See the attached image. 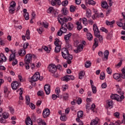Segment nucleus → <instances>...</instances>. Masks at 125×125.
I'll return each mask as SVG.
<instances>
[{
	"label": "nucleus",
	"instance_id": "57",
	"mask_svg": "<svg viewBox=\"0 0 125 125\" xmlns=\"http://www.w3.org/2000/svg\"><path fill=\"white\" fill-rule=\"evenodd\" d=\"M9 110L11 114H14L15 111H14V108H13V107H12L11 106H9Z\"/></svg>",
	"mask_w": 125,
	"mask_h": 125
},
{
	"label": "nucleus",
	"instance_id": "5",
	"mask_svg": "<svg viewBox=\"0 0 125 125\" xmlns=\"http://www.w3.org/2000/svg\"><path fill=\"white\" fill-rule=\"evenodd\" d=\"M48 70L52 74H54L57 71V67L54 64H51L48 66Z\"/></svg>",
	"mask_w": 125,
	"mask_h": 125
},
{
	"label": "nucleus",
	"instance_id": "64",
	"mask_svg": "<svg viewBox=\"0 0 125 125\" xmlns=\"http://www.w3.org/2000/svg\"><path fill=\"white\" fill-rule=\"evenodd\" d=\"M55 92L57 94H59L60 93V88L57 87L55 89Z\"/></svg>",
	"mask_w": 125,
	"mask_h": 125
},
{
	"label": "nucleus",
	"instance_id": "36",
	"mask_svg": "<svg viewBox=\"0 0 125 125\" xmlns=\"http://www.w3.org/2000/svg\"><path fill=\"white\" fill-rule=\"evenodd\" d=\"M113 77L115 80H119L121 78V74L119 73H115L113 74Z\"/></svg>",
	"mask_w": 125,
	"mask_h": 125
},
{
	"label": "nucleus",
	"instance_id": "32",
	"mask_svg": "<svg viewBox=\"0 0 125 125\" xmlns=\"http://www.w3.org/2000/svg\"><path fill=\"white\" fill-rule=\"evenodd\" d=\"M55 9H54V8H53V7H50L47 10L48 13H50L51 14H52V13L55 12Z\"/></svg>",
	"mask_w": 125,
	"mask_h": 125
},
{
	"label": "nucleus",
	"instance_id": "6",
	"mask_svg": "<svg viewBox=\"0 0 125 125\" xmlns=\"http://www.w3.org/2000/svg\"><path fill=\"white\" fill-rule=\"evenodd\" d=\"M32 56L33 55L31 54H27L24 58L25 64H29L32 62Z\"/></svg>",
	"mask_w": 125,
	"mask_h": 125
},
{
	"label": "nucleus",
	"instance_id": "61",
	"mask_svg": "<svg viewBox=\"0 0 125 125\" xmlns=\"http://www.w3.org/2000/svg\"><path fill=\"white\" fill-rule=\"evenodd\" d=\"M106 72L107 74H109V75H111V74H112V70H111V68H110V67H108L106 69Z\"/></svg>",
	"mask_w": 125,
	"mask_h": 125
},
{
	"label": "nucleus",
	"instance_id": "41",
	"mask_svg": "<svg viewBox=\"0 0 125 125\" xmlns=\"http://www.w3.org/2000/svg\"><path fill=\"white\" fill-rule=\"evenodd\" d=\"M84 76V72L83 71H80L79 74V78L80 80H82Z\"/></svg>",
	"mask_w": 125,
	"mask_h": 125
},
{
	"label": "nucleus",
	"instance_id": "49",
	"mask_svg": "<svg viewBox=\"0 0 125 125\" xmlns=\"http://www.w3.org/2000/svg\"><path fill=\"white\" fill-rule=\"evenodd\" d=\"M78 118H82L83 116V111H80L77 114Z\"/></svg>",
	"mask_w": 125,
	"mask_h": 125
},
{
	"label": "nucleus",
	"instance_id": "22",
	"mask_svg": "<svg viewBox=\"0 0 125 125\" xmlns=\"http://www.w3.org/2000/svg\"><path fill=\"white\" fill-rule=\"evenodd\" d=\"M107 108H113V105H114V102L112 100H108L107 102Z\"/></svg>",
	"mask_w": 125,
	"mask_h": 125
},
{
	"label": "nucleus",
	"instance_id": "2",
	"mask_svg": "<svg viewBox=\"0 0 125 125\" xmlns=\"http://www.w3.org/2000/svg\"><path fill=\"white\" fill-rule=\"evenodd\" d=\"M58 20L60 24H64V23H67L68 21H72V18L71 17H68L67 18H62V17H58Z\"/></svg>",
	"mask_w": 125,
	"mask_h": 125
},
{
	"label": "nucleus",
	"instance_id": "43",
	"mask_svg": "<svg viewBox=\"0 0 125 125\" xmlns=\"http://www.w3.org/2000/svg\"><path fill=\"white\" fill-rule=\"evenodd\" d=\"M61 50V46H56L55 49V52L56 53H59Z\"/></svg>",
	"mask_w": 125,
	"mask_h": 125
},
{
	"label": "nucleus",
	"instance_id": "19",
	"mask_svg": "<svg viewBox=\"0 0 125 125\" xmlns=\"http://www.w3.org/2000/svg\"><path fill=\"white\" fill-rule=\"evenodd\" d=\"M124 19H120L119 21H117V24L118 25V26H119V27H123V26H124Z\"/></svg>",
	"mask_w": 125,
	"mask_h": 125
},
{
	"label": "nucleus",
	"instance_id": "51",
	"mask_svg": "<svg viewBox=\"0 0 125 125\" xmlns=\"http://www.w3.org/2000/svg\"><path fill=\"white\" fill-rule=\"evenodd\" d=\"M75 10H76V7L74 5H71L70 7V11H71V12H74Z\"/></svg>",
	"mask_w": 125,
	"mask_h": 125
},
{
	"label": "nucleus",
	"instance_id": "8",
	"mask_svg": "<svg viewBox=\"0 0 125 125\" xmlns=\"http://www.w3.org/2000/svg\"><path fill=\"white\" fill-rule=\"evenodd\" d=\"M62 51V56L63 58L66 59L67 58V56L69 54V51L68 49L66 48H63L61 50Z\"/></svg>",
	"mask_w": 125,
	"mask_h": 125
},
{
	"label": "nucleus",
	"instance_id": "52",
	"mask_svg": "<svg viewBox=\"0 0 125 125\" xmlns=\"http://www.w3.org/2000/svg\"><path fill=\"white\" fill-rule=\"evenodd\" d=\"M68 2H69L68 1V0L63 1L62 2V6H67V5H68Z\"/></svg>",
	"mask_w": 125,
	"mask_h": 125
},
{
	"label": "nucleus",
	"instance_id": "48",
	"mask_svg": "<svg viewBox=\"0 0 125 125\" xmlns=\"http://www.w3.org/2000/svg\"><path fill=\"white\" fill-rule=\"evenodd\" d=\"M95 37L99 38L100 42H102L103 41V37L100 35V33L98 34V36H95Z\"/></svg>",
	"mask_w": 125,
	"mask_h": 125
},
{
	"label": "nucleus",
	"instance_id": "42",
	"mask_svg": "<svg viewBox=\"0 0 125 125\" xmlns=\"http://www.w3.org/2000/svg\"><path fill=\"white\" fill-rule=\"evenodd\" d=\"M78 50L79 51H83V44H80L77 47Z\"/></svg>",
	"mask_w": 125,
	"mask_h": 125
},
{
	"label": "nucleus",
	"instance_id": "39",
	"mask_svg": "<svg viewBox=\"0 0 125 125\" xmlns=\"http://www.w3.org/2000/svg\"><path fill=\"white\" fill-rule=\"evenodd\" d=\"M2 116L4 119H8L9 117V113H8V112H5L2 114Z\"/></svg>",
	"mask_w": 125,
	"mask_h": 125
},
{
	"label": "nucleus",
	"instance_id": "15",
	"mask_svg": "<svg viewBox=\"0 0 125 125\" xmlns=\"http://www.w3.org/2000/svg\"><path fill=\"white\" fill-rule=\"evenodd\" d=\"M18 54L20 56H25L26 55V50L23 48L19 50Z\"/></svg>",
	"mask_w": 125,
	"mask_h": 125
},
{
	"label": "nucleus",
	"instance_id": "21",
	"mask_svg": "<svg viewBox=\"0 0 125 125\" xmlns=\"http://www.w3.org/2000/svg\"><path fill=\"white\" fill-rule=\"evenodd\" d=\"M71 36H72V34L71 33H69L67 35H65L64 37V41H65V42H69Z\"/></svg>",
	"mask_w": 125,
	"mask_h": 125
},
{
	"label": "nucleus",
	"instance_id": "35",
	"mask_svg": "<svg viewBox=\"0 0 125 125\" xmlns=\"http://www.w3.org/2000/svg\"><path fill=\"white\" fill-rule=\"evenodd\" d=\"M60 120L62 122H65V121H67V116L65 114H62L60 117Z\"/></svg>",
	"mask_w": 125,
	"mask_h": 125
},
{
	"label": "nucleus",
	"instance_id": "62",
	"mask_svg": "<svg viewBox=\"0 0 125 125\" xmlns=\"http://www.w3.org/2000/svg\"><path fill=\"white\" fill-rule=\"evenodd\" d=\"M79 43H80V41L75 40L74 42V46H78V45H79Z\"/></svg>",
	"mask_w": 125,
	"mask_h": 125
},
{
	"label": "nucleus",
	"instance_id": "37",
	"mask_svg": "<svg viewBox=\"0 0 125 125\" xmlns=\"http://www.w3.org/2000/svg\"><path fill=\"white\" fill-rule=\"evenodd\" d=\"M62 81H63V82H68L70 81V77L69 76H65L62 78Z\"/></svg>",
	"mask_w": 125,
	"mask_h": 125
},
{
	"label": "nucleus",
	"instance_id": "16",
	"mask_svg": "<svg viewBox=\"0 0 125 125\" xmlns=\"http://www.w3.org/2000/svg\"><path fill=\"white\" fill-rule=\"evenodd\" d=\"M0 58L1 59V60H0V65H1L3 62H5L7 60L6 57L2 54H0Z\"/></svg>",
	"mask_w": 125,
	"mask_h": 125
},
{
	"label": "nucleus",
	"instance_id": "38",
	"mask_svg": "<svg viewBox=\"0 0 125 125\" xmlns=\"http://www.w3.org/2000/svg\"><path fill=\"white\" fill-rule=\"evenodd\" d=\"M25 101L27 105H30V102H31V100L30 99V97L29 96H25Z\"/></svg>",
	"mask_w": 125,
	"mask_h": 125
},
{
	"label": "nucleus",
	"instance_id": "45",
	"mask_svg": "<svg viewBox=\"0 0 125 125\" xmlns=\"http://www.w3.org/2000/svg\"><path fill=\"white\" fill-rule=\"evenodd\" d=\"M100 80H103L105 79V73L104 72H102L100 74Z\"/></svg>",
	"mask_w": 125,
	"mask_h": 125
},
{
	"label": "nucleus",
	"instance_id": "26",
	"mask_svg": "<svg viewBox=\"0 0 125 125\" xmlns=\"http://www.w3.org/2000/svg\"><path fill=\"white\" fill-rule=\"evenodd\" d=\"M115 23V21H105V23L107 26H110L111 27H113V24Z\"/></svg>",
	"mask_w": 125,
	"mask_h": 125
},
{
	"label": "nucleus",
	"instance_id": "54",
	"mask_svg": "<svg viewBox=\"0 0 125 125\" xmlns=\"http://www.w3.org/2000/svg\"><path fill=\"white\" fill-rule=\"evenodd\" d=\"M23 16L24 17L25 20H29V13H26L25 14H23Z\"/></svg>",
	"mask_w": 125,
	"mask_h": 125
},
{
	"label": "nucleus",
	"instance_id": "44",
	"mask_svg": "<svg viewBox=\"0 0 125 125\" xmlns=\"http://www.w3.org/2000/svg\"><path fill=\"white\" fill-rule=\"evenodd\" d=\"M104 58H105L106 60H108V56H109V51L105 50L104 51Z\"/></svg>",
	"mask_w": 125,
	"mask_h": 125
},
{
	"label": "nucleus",
	"instance_id": "63",
	"mask_svg": "<svg viewBox=\"0 0 125 125\" xmlns=\"http://www.w3.org/2000/svg\"><path fill=\"white\" fill-rule=\"evenodd\" d=\"M63 34H64V33L62 32V31L61 30V29H60V30H59L57 32L58 36H59L60 37H61V36L63 35Z\"/></svg>",
	"mask_w": 125,
	"mask_h": 125
},
{
	"label": "nucleus",
	"instance_id": "17",
	"mask_svg": "<svg viewBox=\"0 0 125 125\" xmlns=\"http://www.w3.org/2000/svg\"><path fill=\"white\" fill-rule=\"evenodd\" d=\"M66 28L69 30V31H72V29L74 28V24H73L71 22H68L66 25Z\"/></svg>",
	"mask_w": 125,
	"mask_h": 125
},
{
	"label": "nucleus",
	"instance_id": "50",
	"mask_svg": "<svg viewBox=\"0 0 125 125\" xmlns=\"http://www.w3.org/2000/svg\"><path fill=\"white\" fill-rule=\"evenodd\" d=\"M63 99H64V100H68V99H69V94L66 93H64L63 96Z\"/></svg>",
	"mask_w": 125,
	"mask_h": 125
},
{
	"label": "nucleus",
	"instance_id": "24",
	"mask_svg": "<svg viewBox=\"0 0 125 125\" xmlns=\"http://www.w3.org/2000/svg\"><path fill=\"white\" fill-rule=\"evenodd\" d=\"M16 58V55L15 53H12L9 58V61L11 62L12 60H14L15 58Z\"/></svg>",
	"mask_w": 125,
	"mask_h": 125
},
{
	"label": "nucleus",
	"instance_id": "58",
	"mask_svg": "<svg viewBox=\"0 0 125 125\" xmlns=\"http://www.w3.org/2000/svg\"><path fill=\"white\" fill-rule=\"evenodd\" d=\"M67 88H68V85L64 84L62 86V90L63 91H65Z\"/></svg>",
	"mask_w": 125,
	"mask_h": 125
},
{
	"label": "nucleus",
	"instance_id": "47",
	"mask_svg": "<svg viewBox=\"0 0 125 125\" xmlns=\"http://www.w3.org/2000/svg\"><path fill=\"white\" fill-rule=\"evenodd\" d=\"M91 66V62H90V61H88L85 62V68H89V67H90Z\"/></svg>",
	"mask_w": 125,
	"mask_h": 125
},
{
	"label": "nucleus",
	"instance_id": "20",
	"mask_svg": "<svg viewBox=\"0 0 125 125\" xmlns=\"http://www.w3.org/2000/svg\"><path fill=\"white\" fill-rule=\"evenodd\" d=\"M54 44L55 45H56V46H61L62 44V42L59 41V39H56L55 41L54 42Z\"/></svg>",
	"mask_w": 125,
	"mask_h": 125
},
{
	"label": "nucleus",
	"instance_id": "31",
	"mask_svg": "<svg viewBox=\"0 0 125 125\" xmlns=\"http://www.w3.org/2000/svg\"><path fill=\"white\" fill-rule=\"evenodd\" d=\"M40 24L41 25H42L44 28H45L46 29H47V28H48V26H49V24H48V23L46 22H40Z\"/></svg>",
	"mask_w": 125,
	"mask_h": 125
},
{
	"label": "nucleus",
	"instance_id": "28",
	"mask_svg": "<svg viewBox=\"0 0 125 125\" xmlns=\"http://www.w3.org/2000/svg\"><path fill=\"white\" fill-rule=\"evenodd\" d=\"M37 122L38 124H40V125H46V123L45 122H44V120L39 118Z\"/></svg>",
	"mask_w": 125,
	"mask_h": 125
},
{
	"label": "nucleus",
	"instance_id": "23",
	"mask_svg": "<svg viewBox=\"0 0 125 125\" xmlns=\"http://www.w3.org/2000/svg\"><path fill=\"white\" fill-rule=\"evenodd\" d=\"M86 17L87 18H90L91 17V10L90 9H87L86 11Z\"/></svg>",
	"mask_w": 125,
	"mask_h": 125
},
{
	"label": "nucleus",
	"instance_id": "30",
	"mask_svg": "<svg viewBox=\"0 0 125 125\" xmlns=\"http://www.w3.org/2000/svg\"><path fill=\"white\" fill-rule=\"evenodd\" d=\"M25 37L27 40H30V39H31V35L30 34V30H29V29L26 30Z\"/></svg>",
	"mask_w": 125,
	"mask_h": 125
},
{
	"label": "nucleus",
	"instance_id": "3",
	"mask_svg": "<svg viewBox=\"0 0 125 125\" xmlns=\"http://www.w3.org/2000/svg\"><path fill=\"white\" fill-rule=\"evenodd\" d=\"M15 6H16V2L12 1L10 3V6L9 7V12L11 14H14L15 11Z\"/></svg>",
	"mask_w": 125,
	"mask_h": 125
},
{
	"label": "nucleus",
	"instance_id": "40",
	"mask_svg": "<svg viewBox=\"0 0 125 125\" xmlns=\"http://www.w3.org/2000/svg\"><path fill=\"white\" fill-rule=\"evenodd\" d=\"M87 36V39L89 41H91L92 39H93V37H92V35L90 33H87L86 34Z\"/></svg>",
	"mask_w": 125,
	"mask_h": 125
},
{
	"label": "nucleus",
	"instance_id": "59",
	"mask_svg": "<svg viewBox=\"0 0 125 125\" xmlns=\"http://www.w3.org/2000/svg\"><path fill=\"white\" fill-rule=\"evenodd\" d=\"M37 31L39 34H42V32H43V29L42 27H40L39 28L37 29Z\"/></svg>",
	"mask_w": 125,
	"mask_h": 125
},
{
	"label": "nucleus",
	"instance_id": "14",
	"mask_svg": "<svg viewBox=\"0 0 125 125\" xmlns=\"http://www.w3.org/2000/svg\"><path fill=\"white\" fill-rule=\"evenodd\" d=\"M99 119L98 118H96L91 121L90 125H99Z\"/></svg>",
	"mask_w": 125,
	"mask_h": 125
},
{
	"label": "nucleus",
	"instance_id": "25",
	"mask_svg": "<svg viewBox=\"0 0 125 125\" xmlns=\"http://www.w3.org/2000/svg\"><path fill=\"white\" fill-rule=\"evenodd\" d=\"M82 20L83 25L86 26V25H87V19L86 18H83V19L81 18L80 19L79 21H82Z\"/></svg>",
	"mask_w": 125,
	"mask_h": 125
},
{
	"label": "nucleus",
	"instance_id": "34",
	"mask_svg": "<svg viewBox=\"0 0 125 125\" xmlns=\"http://www.w3.org/2000/svg\"><path fill=\"white\" fill-rule=\"evenodd\" d=\"M62 11L63 15H67V14H68V13H69L68 9L66 7L63 8L62 10Z\"/></svg>",
	"mask_w": 125,
	"mask_h": 125
},
{
	"label": "nucleus",
	"instance_id": "11",
	"mask_svg": "<svg viewBox=\"0 0 125 125\" xmlns=\"http://www.w3.org/2000/svg\"><path fill=\"white\" fill-rule=\"evenodd\" d=\"M62 24L61 28L60 30H61L63 34H65L67 32V28H66V26H67V24L66 23H60Z\"/></svg>",
	"mask_w": 125,
	"mask_h": 125
},
{
	"label": "nucleus",
	"instance_id": "33",
	"mask_svg": "<svg viewBox=\"0 0 125 125\" xmlns=\"http://www.w3.org/2000/svg\"><path fill=\"white\" fill-rule=\"evenodd\" d=\"M43 49H44V50H45V51H46V52L47 53H49V52H50L51 50V47H49V48L47 47V46H43L42 47Z\"/></svg>",
	"mask_w": 125,
	"mask_h": 125
},
{
	"label": "nucleus",
	"instance_id": "53",
	"mask_svg": "<svg viewBox=\"0 0 125 125\" xmlns=\"http://www.w3.org/2000/svg\"><path fill=\"white\" fill-rule=\"evenodd\" d=\"M65 59H66L67 60H72V59H73V56L68 54L67 56H66V58Z\"/></svg>",
	"mask_w": 125,
	"mask_h": 125
},
{
	"label": "nucleus",
	"instance_id": "4",
	"mask_svg": "<svg viewBox=\"0 0 125 125\" xmlns=\"http://www.w3.org/2000/svg\"><path fill=\"white\" fill-rule=\"evenodd\" d=\"M110 98L111 99L117 100V101L121 102L122 100H123V99H125V96H119L118 94H112L110 96Z\"/></svg>",
	"mask_w": 125,
	"mask_h": 125
},
{
	"label": "nucleus",
	"instance_id": "46",
	"mask_svg": "<svg viewBox=\"0 0 125 125\" xmlns=\"http://www.w3.org/2000/svg\"><path fill=\"white\" fill-rule=\"evenodd\" d=\"M101 5L103 8H107V7H108V4L106 1L102 2Z\"/></svg>",
	"mask_w": 125,
	"mask_h": 125
},
{
	"label": "nucleus",
	"instance_id": "55",
	"mask_svg": "<svg viewBox=\"0 0 125 125\" xmlns=\"http://www.w3.org/2000/svg\"><path fill=\"white\" fill-rule=\"evenodd\" d=\"M91 88H92L93 93L95 94V93H96V92H97V90L96 89V87L95 86H93V87H91Z\"/></svg>",
	"mask_w": 125,
	"mask_h": 125
},
{
	"label": "nucleus",
	"instance_id": "10",
	"mask_svg": "<svg viewBox=\"0 0 125 125\" xmlns=\"http://www.w3.org/2000/svg\"><path fill=\"white\" fill-rule=\"evenodd\" d=\"M93 30L94 31V34L95 36H98V34L100 32H99V29H98V27L95 24L93 25Z\"/></svg>",
	"mask_w": 125,
	"mask_h": 125
},
{
	"label": "nucleus",
	"instance_id": "27",
	"mask_svg": "<svg viewBox=\"0 0 125 125\" xmlns=\"http://www.w3.org/2000/svg\"><path fill=\"white\" fill-rule=\"evenodd\" d=\"M97 46H98V39L95 38L94 39V43L93 46V49H95V48H96V47H97Z\"/></svg>",
	"mask_w": 125,
	"mask_h": 125
},
{
	"label": "nucleus",
	"instance_id": "7",
	"mask_svg": "<svg viewBox=\"0 0 125 125\" xmlns=\"http://www.w3.org/2000/svg\"><path fill=\"white\" fill-rule=\"evenodd\" d=\"M21 86V83H18L17 81H14L11 83L12 88L13 89V90H16V89H17V88Z\"/></svg>",
	"mask_w": 125,
	"mask_h": 125
},
{
	"label": "nucleus",
	"instance_id": "12",
	"mask_svg": "<svg viewBox=\"0 0 125 125\" xmlns=\"http://www.w3.org/2000/svg\"><path fill=\"white\" fill-rule=\"evenodd\" d=\"M44 89L46 93V94L48 95V94H50V85L49 84H46L44 86Z\"/></svg>",
	"mask_w": 125,
	"mask_h": 125
},
{
	"label": "nucleus",
	"instance_id": "9",
	"mask_svg": "<svg viewBox=\"0 0 125 125\" xmlns=\"http://www.w3.org/2000/svg\"><path fill=\"white\" fill-rule=\"evenodd\" d=\"M50 115V110L48 108H46L43 110L42 117L44 119L48 117V116Z\"/></svg>",
	"mask_w": 125,
	"mask_h": 125
},
{
	"label": "nucleus",
	"instance_id": "29",
	"mask_svg": "<svg viewBox=\"0 0 125 125\" xmlns=\"http://www.w3.org/2000/svg\"><path fill=\"white\" fill-rule=\"evenodd\" d=\"M76 25H77V28L78 30V31H81L82 29H83V26L82 25V24L80 21H77L76 23Z\"/></svg>",
	"mask_w": 125,
	"mask_h": 125
},
{
	"label": "nucleus",
	"instance_id": "18",
	"mask_svg": "<svg viewBox=\"0 0 125 125\" xmlns=\"http://www.w3.org/2000/svg\"><path fill=\"white\" fill-rule=\"evenodd\" d=\"M86 4H89V5L94 6L96 4V2L93 0H88L87 2H85Z\"/></svg>",
	"mask_w": 125,
	"mask_h": 125
},
{
	"label": "nucleus",
	"instance_id": "60",
	"mask_svg": "<svg viewBox=\"0 0 125 125\" xmlns=\"http://www.w3.org/2000/svg\"><path fill=\"white\" fill-rule=\"evenodd\" d=\"M37 94L38 96H42V95H43V91L42 90L39 91Z\"/></svg>",
	"mask_w": 125,
	"mask_h": 125
},
{
	"label": "nucleus",
	"instance_id": "1",
	"mask_svg": "<svg viewBox=\"0 0 125 125\" xmlns=\"http://www.w3.org/2000/svg\"><path fill=\"white\" fill-rule=\"evenodd\" d=\"M42 81L43 80V77L41 76L40 75V72H37L34 75L30 78L29 82L30 83H35V82H37V81Z\"/></svg>",
	"mask_w": 125,
	"mask_h": 125
},
{
	"label": "nucleus",
	"instance_id": "56",
	"mask_svg": "<svg viewBox=\"0 0 125 125\" xmlns=\"http://www.w3.org/2000/svg\"><path fill=\"white\" fill-rule=\"evenodd\" d=\"M28 46H29V43L27 42H25L23 45V49H27V48H28Z\"/></svg>",
	"mask_w": 125,
	"mask_h": 125
},
{
	"label": "nucleus",
	"instance_id": "13",
	"mask_svg": "<svg viewBox=\"0 0 125 125\" xmlns=\"http://www.w3.org/2000/svg\"><path fill=\"white\" fill-rule=\"evenodd\" d=\"M51 4L53 6H55L56 4H58V5H61V1L60 0H52L51 1Z\"/></svg>",
	"mask_w": 125,
	"mask_h": 125
}]
</instances>
